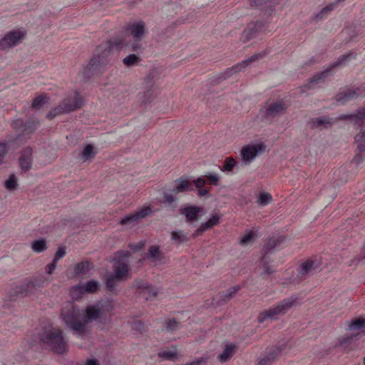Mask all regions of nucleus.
Returning <instances> with one entry per match:
<instances>
[{
	"label": "nucleus",
	"mask_w": 365,
	"mask_h": 365,
	"mask_svg": "<svg viewBox=\"0 0 365 365\" xmlns=\"http://www.w3.org/2000/svg\"><path fill=\"white\" fill-rule=\"evenodd\" d=\"M61 318L66 326L78 335L82 336L86 331V326L81 319V309L73 302H66L61 309Z\"/></svg>",
	"instance_id": "obj_1"
},
{
	"label": "nucleus",
	"mask_w": 365,
	"mask_h": 365,
	"mask_svg": "<svg viewBox=\"0 0 365 365\" xmlns=\"http://www.w3.org/2000/svg\"><path fill=\"white\" fill-rule=\"evenodd\" d=\"M38 339L46 348L50 349L56 354H62L68 350L67 342L60 329L51 328L43 330L38 334Z\"/></svg>",
	"instance_id": "obj_2"
},
{
	"label": "nucleus",
	"mask_w": 365,
	"mask_h": 365,
	"mask_svg": "<svg viewBox=\"0 0 365 365\" xmlns=\"http://www.w3.org/2000/svg\"><path fill=\"white\" fill-rule=\"evenodd\" d=\"M297 298L294 297L286 298L275 305L261 312L257 316L259 323L267 320H277L280 316L285 314L296 303Z\"/></svg>",
	"instance_id": "obj_3"
},
{
	"label": "nucleus",
	"mask_w": 365,
	"mask_h": 365,
	"mask_svg": "<svg viewBox=\"0 0 365 365\" xmlns=\"http://www.w3.org/2000/svg\"><path fill=\"white\" fill-rule=\"evenodd\" d=\"M356 53L354 52H349L346 54L342 55L340 56L336 61L333 63L329 67L326 68L325 70L317 73L312 78L309 80V82L304 86V87L307 89H311L312 86L314 83H318L322 81L325 78H327L331 71L339 66L341 65H345L347 61H349L350 59L354 58L356 57Z\"/></svg>",
	"instance_id": "obj_4"
},
{
	"label": "nucleus",
	"mask_w": 365,
	"mask_h": 365,
	"mask_svg": "<svg viewBox=\"0 0 365 365\" xmlns=\"http://www.w3.org/2000/svg\"><path fill=\"white\" fill-rule=\"evenodd\" d=\"M128 251H119L116 253V257L113 259V272L115 278L126 280L129 273L130 267L128 264V257H130Z\"/></svg>",
	"instance_id": "obj_5"
},
{
	"label": "nucleus",
	"mask_w": 365,
	"mask_h": 365,
	"mask_svg": "<svg viewBox=\"0 0 365 365\" xmlns=\"http://www.w3.org/2000/svg\"><path fill=\"white\" fill-rule=\"evenodd\" d=\"M122 46V41L120 40H108L97 47V58L105 66L109 63L111 60L113 54V48L115 46L116 49H120Z\"/></svg>",
	"instance_id": "obj_6"
},
{
	"label": "nucleus",
	"mask_w": 365,
	"mask_h": 365,
	"mask_svg": "<svg viewBox=\"0 0 365 365\" xmlns=\"http://www.w3.org/2000/svg\"><path fill=\"white\" fill-rule=\"evenodd\" d=\"M25 36L26 32L19 29L7 32L0 39V51H8L18 46Z\"/></svg>",
	"instance_id": "obj_7"
},
{
	"label": "nucleus",
	"mask_w": 365,
	"mask_h": 365,
	"mask_svg": "<svg viewBox=\"0 0 365 365\" xmlns=\"http://www.w3.org/2000/svg\"><path fill=\"white\" fill-rule=\"evenodd\" d=\"M267 54L266 51H262L258 53H255L252 55L251 57L247 59L243 60L242 62L237 63L236 65L227 68V70L223 72L220 78L222 80H225L230 77L232 75L237 73L242 70H244L247 66H248L252 62L257 61L262 58H264Z\"/></svg>",
	"instance_id": "obj_8"
},
{
	"label": "nucleus",
	"mask_w": 365,
	"mask_h": 365,
	"mask_svg": "<svg viewBox=\"0 0 365 365\" xmlns=\"http://www.w3.org/2000/svg\"><path fill=\"white\" fill-rule=\"evenodd\" d=\"M287 110V105L284 101H277L266 103L261 110V113L266 119H272L284 115Z\"/></svg>",
	"instance_id": "obj_9"
},
{
	"label": "nucleus",
	"mask_w": 365,
	"mask_h": 365,
	"mask_svg": "<svg viewBox=\"0 0 365 365\" xmlns=\"http://www.w3.org/2000/svg\"><path fill=\"white\" fill-rule=\"evenodd\" d=\"M38 125V121H29L24 123L21 119L14 120L12 123L13 128L19 131L17 140H28L32 133L37 129Z\"/></svg>",
	"instance_id": "obj_10"
},
{
	"label": "nucleus",
	"mask_w": 365,
	"mask_h": 365,
	"mask_svg": "<svg viewBox=\"0 0 365 365\" xmlns=\"http://www.w3.org/2000/svg\"><path fill=\"white\" fill-rule=\"evenodd\" d=\"M83 105V102L82 98L80 96L79 93L75 91L64 98L58 106L62 110L61 112L68 113L80 109Z\"/></svg>",
	"instance_id": "obj_11"
},
{
	"label": "nucleus",
	"mask_w": 365,
	"mask_h": 365,
	"mask_svg": "<svg viewBox=\"0 0 365 365\" xmlns=\"http://www.w3.org/2000/svg\"><path fill=\"white\" fill-rule=\"evenodd\" d=\"M286 345L282 344L281 346H272L267 347L263 356L258 360V365H272L277 361L281 356L282 351L284 349Z\"/></svg>",
	"instance_id": "obj_12"
},
{
	"label": "nucleus",
	"mask_w": 365,
	"mask_h": 365,
	"mask_svg": "<svg viewBox=\"0 0 365 365\" xmlns=\"http://www.w3.org/2000/svg\"><path fill=\"white\" fill-rule=\"evenodd\" d=\"M133 287L137 290L136 294L145 300H151L158 294V291L144 279H135L133 282Z\"/></svg>",
	"instance_id": "obj_13"
},
{
	"label": "nucleus",
	"mask_w": 365,
	"mask_h": 365,
	"mask_svg": "<svg viewBox=\"0 0 365 365\" xmlns=\"http://www.w3.org/2000/svg\"><path fill=\"white\" fill-rule=\"evenodd\" d=\"M266 146L264 143L252 144L244 146L241 150V156L243 161L250 163L259 153L265 150Z\"/></svg>",
	"instance_id": "obj_14"
},
{
	"label": "nucleus",
	"mask_w": 365,
	"mask_h": 365,
	"mask_svg": "<svg viewBox=\"0 0 365 365\" xmlns=\"http://www.w3.org/2000/svg\"><path fill=\"white\" fill-rule=\"evenodd\" d=\"M103 66L96 56L93 57L82 68L81 74L84 81H88L91 78L98 74Z\"/></svg>",
	"instance_id": "obj_15"
},
{
	"label": "nucleus",
	"mask_w": 365,
	"mask_h": 365,
	"mask_svg": "<svg viewBox=\"0 0 365 365\" xmlns=\"http://www.w3.org/2000/svg\"><path fill=\"white\" fill-rule=\"evenodd\" d=\"M365 96V91L357 88L356 89L346 88L339 92L336 96V101L344 105L350 101Z\"/></svg>",
	"instance_id": "obj_16"
},
{
	"label": "nucleus",
	"mask_w": 365,
	"mask_h": 365,
	"mask_svg": "<svg viewBox=\"0 0 365 365\" xmlns=\"http://www.w3.org/2000/svg\"><path fill=\"white\" fill-rule=\"evenodd\" d=\"M321 262L317 259H308L301 264L299 267L298 276L302 279H306L309 274L314 273L319 268Z\"/></svg>",
	"instance_id": "obj_17"
},
{
	"label": "nucleus",
	"mask_w": 365,
	"mask_h": 365,
	"mask_svg": "<svg viewBox=\"0 0 365 365\" xmlns=\"http://www.w3.org/2000/svg\"><path fill=\"white\" fill-rule=\"evenodd\" d=\"M151 212V207L149 206H145L138 209L134 213L125 216L120 220V224L123 225H131L132 223L136 222L138 220L150 215Z\"/></svg>",
	"instance_id": "obj_18"
},
{
	"label": "nucleus",
	"mask_w": 365,
	"mask_h": 365,
	"mask_svg": "<svg viewBox=\"0 0 365 365\" xmlns=\"http://www.w3.org/2000/svg\"><path fill=\"white\" fill-rule=\"evenodd\" d=\"M263 28V23L259 21L251 22L247 24V27L241 35V41L247 43L252 38H255Z\"/></svg>",
	"instance_id": "obj_19"
},
{
	"label": "nucleus",
	"mask_w": 365,
	"mask_h": 365,
	"mask_svg": "<svg viewBox=\"0 0 365 365\" xmlns=\"http://www.w3.org/2000/svg\"><path fill=\"white\" fill-rule=\"evenodd\" d=\"M202 211V208L195 205H188L179 210L180 215H184L187 222H192L199 219V213Z\"/></svg>",
	"instance_id": "obj_20"
},
{
	"label": "nucleus",
	"mask_w": 365,
	"mask_h": 365,
	"mask_svg": "<svg viewBox=\"0 0 365 365\" xmlns=\"http://www.w3.org/2000/svg\"><path fill=\"white\" fill-rule=\"evenodd\" d=\"M32 155L33 149L31 148L26 147L23 149L19 160L20 167L24 172H27L31 169L33 163Z\"/></svg>",
	"instance_id": "obj_21"
},
{
	"label": "nucleus",
	"mask_w": 365,
	"mask_h": 365,
	"mask_svg": "<svg viewBox=\"0 0 365 365\" xmlns=\"http://www.w3.org/2000/svg\"><path fill=\"white\" fill-rule=\"evenodd\" d=\"M337 120H349L360 125L365 120V108L358 110L351 114H341L336 118Z\"/></svg>",
	"instance_id": "obj_22"
},
{
	"label": "nucleus",
	"mask_w": 365,
	"mask_h": 365,
	"mask_svg": "<svg viewBox=\"0 0 365 365\" xmlns=\"http://www.w3.org/2000/svg\"><path fill=\"white\" fill-rule=\"evenodd\" d=\"M145 89L138 96V101L143 105L150 103L157 96L155 92L157 87L155 85H151L150 87H145Z\"/></svg>",
	"instance_id": "obj_23"
},
{
	"label": "nucleus",
	"mask_w": 365,
	"mask_h": 365,
	"mask_svg": "<svg viewBox=\"0 0 365 365\" xmlns=\"http://www.w3.org/2000/svg\"><path fill=\"white\" fill-rule=\"evenodd\" d=\"M175 186L170 190L172 193L178 194L189 190H193L192 182L185 178H180L174 181Z\"/></svg>",
	"instance_id": "obj_24"
},
{
	"label": "nucleus",
	"mask_w": 365,
	"mask_h": 365,
	"mask_svg": "<svg viewBox=\"0 0 365 365\" xmlns=\"http://www.w3.org/2000/svg\"><path fill=\"white\" fill-rule=\"evenodd\" d=\"M101 310L98 309L97 304L88 306L86 309V313L83 317L85 324L102 319Z\"/></svg>",
	"instance_id": "obj_25"
},
{
	"label": "nucleus",
	"mask_w": 365,
	"mask_h": 365,
	"mask_svg": "<svg viewBox=\"0 0 365 365\" xmlns=\"http://www.w3.org/2000/svg\"><path fill=\"white\" fill-rule=\"evenodd\" d=\"M128 30L136 41H140L145 34V23L143 21L135 22L129 26Z\"/></svg>",
	"instance_id": "obj_26"
},
{
	"label": "nucleus",
	"mask_w": 365,
	"mask_h": 365,
	"mask_svg": "<svg viewBox=\"0 0 365 365\" xmlns=\"http://www.w3.org/2000/svg\"><path fill=\"white\" fill-rule=\"evenodd\" d=\"M99 284L97 281L89 280L83 285H76L73 287L72 292H78L82 294L84 292L93 293L98 289Z\"/></svg>",
	"instance_id": "obj_27"
},
{
	"label": "nucleus",
	"mask_w": 365,
	"mask_h": 365,
	"mask_svg": "<svg viewBox=\"0 0 365 365\" xmlns=\"http://www.w3.org/2000/svg\"><path fill=\"white\" fill-rule=\"evenodd\" d=\"M312 128L316 129L319 128H327L333 124V122L328 116H322L312 118L309 122Z\"/></svg>",
	"instance_id": "obj_28"
},
{
	"label": "nucleus",
	"mask_w": 365,
	"mask_h": 365,
	"mask_svg": "<svg viewBox=\"0 0 365 365\" xmlns=\"http://www.w3.org/2000/svg\"><path fill=\"white\" fill-rule=\"evenodd\" d=\"M105 280L107 290L112 294H118L119 289L117 288V282L123 280L119 278H115V275L111 273L106 275Z\"/></svg>",
	"instance_id": "obj_29"
},
{
	"label": "nucleus",
	"mask_w": 365,
	"mask_h": 365,
	"mask_svg": "<svg viewBox=\"0 0 365 365\" xmlns=\"http://www.w3.org/2000/svg\"><path fill=\"white\" fill-rule=\"evenodd\" d=\"M235 349V345L232 344H227L225 349H223L222 352L217 356L218 360L221 363H225L227 361L233 356Z\"/></svg>",
	"instance_id": "obj_30"
},
{
	"label": "nucleus",
	"mask_w": 365,
	"mask_h": 365,
	"mask_svg": "<svg viewBox=\"0 0 365 365\" xmlns=\"http://www.w3.org/2000/svg\"><path fill=\"white\" fill-rule=\"evenodd\" d=\"M284 240V238L282 236L269 237L268 242L264 248V255H267L269 252H272V250H273L274 248L279 246Z\"/></svg>",
	"instance_id": "obj_31"
},
{
	"label": "nucleus",
	"mask_w": 365,
	"mask_h": 365,
	"mask_svg": "<svg viewBox=\"0 0 365 365\" xmlns=\"http://www.w3.org/2000/svg\"><path fill=\"white\" fill-rule=\"evenodd\" d=\"M93 267L92 263L88 260L77 263L75 267L76 275H84Z\"/></svg>",
	"instance_id": "obj_32"
},
{
	"label": "nucleus",
	"mask_w": 365,
	"mask_h": 365,
	"mask_svg": "<svg viewBox=\"0 0 365 365\" xmlns=\"http://www.w3.org/2000/svg\"><path fill=\"white\" fill-rule=\"evenodd\" d=\"M182 327V324L175 319H170L164 322L163 329L168 332H173L179 330Z\"/></svg>",
	"instance_id": "obj_33"
},
{
	"label": "nucleus",
	"mask_w": 365,
	"mask_h": 365,
	"mask_svg": "<svg viewBox=\"0 0 365 365\" xmlns=\"http://www.w3.org/2000/svg\"><path fill=\"white\" fill-rule=\"evenodd\" d=\"M97 306L101 310L103 318H104L107 314L112 312L114 308L113 303L110 300L99 302L97 304Z\"/></svg>",
	"instance_id": "obj_34"
},
{
	"label": "nucleus",
	"mask_w": 365,
	"mask_h": 365,
	"mask_svg": "<svg viewBox=\"0 0 365 365\" xmlns=\"http://www.w3.org/2000/svg\"><path fill=\"white\" fill-rule=\"evenodd\" d=\"M241 289L240 285H236L227 289L221 296L220 301L222 303L227 302L234 295Z\"/></svg>",
	"instance_id": "obj_35"
},
{
	"label": "nucleus",
	"mask_w": 365,
	"mask_h": 365,
	"mask_svg": "<svg viewBox=\"0 0 365 365\" xmlns=\"http://www.w3.org/2000/svg\"><path fill=\"white\" fill-rule=\"evenodd\" d=\"M31 247L32 250L37 253L43 252L48 248L46 241L43 238L32 242Z\"/></svg>",
	"instance_id": "obj_36"
},
{
	"label": "nucleus",
	"mask_w": 365,
	"mask_h": 365,
	"mask_svg": "<svg viewBox=\"0 0 365 365\" xmlns=\"http://www.w3.org/2000/svg\"><path fill=\"white\" fill-rule=\"evenodd\" d=\"M28 295L24 282L21 284L16 285L14 287H13L12 292L11 293V297L12 299H14V297H24Z\"/></svg>",
	"instance_id": "obj_37"
},
{
	"label": "nucleus",
	"mask_w": 365,
	"mask_h": 365,
	"mask_svg": "<svg viewBox=\"0 0 365 365\" xmlns=\"http://www.w3.org/2000/svg\"><path fill=\"white\" fill-rule=\"evenodd\" d=\"M96 153L97 152L95 150L94 147L91 144H88L81 153V159L83 161H86L89 158H93Z\"/></svg>",
	"instance_id": "obj_38"
},
{
	"label": "nucleus",
	"mask_w": 365,
	"mask_h": 365,
	"mask_svg": "<svg viewBox=\"0 0 365 365\" xmlns=\"http://www.w3.org/2000/svg\"><path fill=\"white\" fill-rule=\"evenodd\" d=\"M276 0H252L251 5L256 6L260 9H265L272 7L275 4Z\"/></svg>",
	"instance_id": "obj_39"
},
{
	"label": "nucleus",
	"mask_w": 365,
	"mask_h": 365,
	"mask_svg": "<svg viewBox=\"0 0 365 365\" xmlns=\"http://www.w3.org/2000/svg\"><path fill=\"white\" fill-rule=\"evenodd\" d=\"M236 165V160L232 157H228L225 158L224 165L222 168H220V170L226 173H232Z\"/></svg>",
	"instance_id": "obj_40"
},
{
	"label": "nucleus",
	"mask_w": 365,
	"mask_h": 365,
	"mask_svg": "<svg viewBox=\"0 0 365 365\" xmlns=\"http://www.w3.org/2000/svg\"><path fill=\"white\" fill-rule=\"evenodd\" d=\"M364 262H365V243L364 244L361 252L356 257H354L351 260H350L347 263V265L349 267H351L352 265L357 266L359 263Z\"/></svg>",
	"instance_id": "obj_41"
},
{
	"label": "nucleus",
	"mask_w": 365,
	"mask_h": 365,
	"mask_svg": "<svg viewBox=\"0 0 365 365\" xmlns=\"http://www.w3.org/2000/svg\"><path fill=\"white\" fill-rule=\"evenodd\" d=\"M49 100V98L46 94H42L35 98L32 102L31 107L35 109L41 108Z\"/></svg>",
	"instance_id": "obj_42"
},
{
	"label": "nucleus",
	"mask_w": 365,
	"mask_h": 365,
	"mask_svg": "<svg viewBox=\"0 0 365 365\" xmlns=\"http://www.w3.org/2000/svg\"><path fill=\"white\" fill-rule=\"evenodd\" d=\"M365 329V319L361 318L351 321L349 325V330H362Z\"/></svg>",
	"instance_id": "obj_43"
},
{
	"label": "nucleus",
	"mask_w": 365,
	"mask_h": 365,
	"mask_svg": "<svg viewBox=\"0 0 365 365\" xmlns=\"http://www.w3.org/2000/svg\"><path fill=\"white\" fill-rule=\"evenodd\" d=\"M178 355L176 350L173 351H160L158 353V356L168 361H174Z\"/></svg>",
	"instance_id": "obj_44"
},
{
	"label": "nucleus",
	"mask_w": 365,
	"mask_h": 365,
	"mask_svg": "<svg viewBox=\"0 0 365 365\" xmlns=\"http://www.w3.org/2000/svg\"><path fill=\"white\" fill-rule=\"evenodd\" d=\"M160 251L158 246L153 245L148 249V258H152L154 262L160 259Z\"/></svg>",
	"instance_id": "obj_45"
},
{
	"label": "nucleus",
	"mask_w": 365,
	"mask_h": 365,
	"mask_svg": "<svg viewBox=\"0 0 365 365\" xmlns=\"http://www.w3.org/2000/svg\"><path fill=\"white\" fill-rule=\"evenodd\" d=\"M171 239L176 242L177 243L180 244V243H182L183 242H187L188 241V239L187 237H186V235L183 233L182 231L180 230V231H173L172 233H171Z\"/></svg>",
	"instance_id": "obj_46"
},
{
	"label": "nucleus",
	"mask_w": 365,
	"mask_h": 365,
	"mask_svg": "<svg viewBox=\"0 0 365 365\" xmlns=\"http://www.w3.org/2000/svg\"><path fill=\"white\" fill-rule=\"evenodd\" d=\"M123 62L126 66H133L140 62V58L135 54H129L123 58Z\"/></svg>",
	"instance_id": "obj_47"
},
{
	"label": "nucleus",
	"mask_w": 365,
	"mask_h": 365,
	"mask_svg": "<svg viewBox=\"0 0 365 365\" xmlns=\"http://www.w3.org/2000/svg\"><path fill=\"white\" fill-rule=\"evenodd\" d=\"M272 200V195L269 192L260 193L258 199L257 204L262 207L268 205Z\"/></svg>",
	"instance_id": "obj_48"
},
{
	"label": "nucleus",
	"mask_w": 365,
	"mask_h": 365,
	"mask_svg": "<svg viewBox=\"0 0 365 365\" xmlns=\"http://www.w3.org/2000/svg\"><path fill=\"white\" fill-rule=\"evenodd\" d=\"M266 255H264L261 259L263 267V272L261 274L262 276L264 274H271L274 272V269L269 264Z\"/></svg>",
	"instance_id": "obj_49"
},
{
	"label": "nucleus",
	"mask_w": 365,
	"mask_h": 365,
	"mask_svg": "<svg viewBox=\"0 0 365 365\" xmlns=\"http://www.w3.org/2000/svg\"><path fill=\"white\" fill-rule=\"evenodd\" d=\"M5 187L9 190H13L17 188V178L14 174L10 175L9 179L5 181Z\"/></svg>",
	"instance_id": "obj_50"
},
{
	"label": "nucleus",
	"mask_w": 365,
	"mask_h": 365,
	"mask_svg": "<svg viewBox=\"0 0 365 365\" xmlns=\"http://www.w3.org/2000/svg\"><path fill=\"white\" fill-rule=\"evenodd\" d=\"M32 281L34 282V284L39 289L42 287L47 285L50 282L51 280L47 279L43 275H40V276L33 279Z\"/></svg>",
	"instance_id": "obj_51"
},
{
	"label": "nucleus",
	"mask_w": 365,
	"mask_h": 365,
	"mask_svg": "<svg viewBox=\"0 0 365 365\" xmlns=\"http://www.w3.org/2000/svg\"><path fill=\"white\" fill-rule=\"evenodd\" d=\"M254 240V232L252 231H250L247 234H245L240 241V245L247 246L249 244L253 242Z\"/></svg>",
	"instance_id": "obj_52"
},
{
	"label": "nucleus",
	"mask_w": 365,
	"mask_h": 365,
	"mask_svg": "<svg viewBox=\"0 0 365 365\" xmlns=\"http://www.w3.org/2000/svg\"><path fill=\"white\" fill-rule=\"evenodd\" d=\"M9 150V145L4 142H0V165L4 163L6 155Z\"/></svg>",
	"instance_id": "obj_53"
},
{
	"label": "nucleus",
	"mask_w": 365,
	"mask_h": 365,
	"mask_svg": "<svg viewBox=\"0 0 365 365\" xmlns=\"http://www.w3.org/2000/svg\"><path fill=\"white\" fill-rule=\"evenodd\" d=\"M210 225L205 222L200 225V226L195 231V232L192 235L193 237H197L198 236H200L202 235V233L210 229Z\"/></svg>",
	"instance_id": "obj_54"
},
{
	"label": "nucleus",
	"mask_w": 365,
	"mask_h": 365,
	"mask_svg": "<svg viewBox=\"0 0 365 365\" xmlns=\"http://www.w3.org/2000/svg\"><path fill=\"white\" fill-rule=\"evenodd\" d=\"M25 286L27 291V295H30L31 294L35 293V292L38 289L34 283V282L31 280L29 281H25Z\"/></svg>",
	"instance_id": "obj_55"
},
{
	"label": "nucleus",
	"mask_w": 365,
	"mask_h": 365,
	"mask_svg": "<svg viewBox=\"0 0 365 365\" xmlns=\"http://www.w3.org/2000/svg\"><path fill=\"white\" fill-rule=\"evenodd\" d=\"M205 178H206L209 180V182L211 185H217L218 181H219V179H220V176H219L218 174H217V173H208V174L205 175Z\"/></svg>",
	"instance_id": "obj_56"
},
{
	"label": "nucleus",
	"mask_w": 365,
	"mask_h": 365,
	"mask_svg": "<svg viewBox=\"0 0 365 365\" xmlns=\"http://www.w3.org/2000/svg\"><path fill=\"white\" fill-rule=\"evenodd\" d=\"M207 360L208 357L202 356L200 358L196 359L192 361L187 362L183 365H207Z\"/></svg>",
	"instance_id": "obj_57"
},
{
	"label": "nucleus",
	"mask_w": 365,
	"mask_h": 365,
	"mask_svg": "<svg viewBox=\"0 0 365 365\" xmlns=\"http://www.w3.org/2000/svg\"><path fill=\"white\" fill-rule=\"evenodd\" d=\"M66 248L64 247H59L53 257L54 262H58L61 258L66 255Z\"/></svg>",
	"instance_id": "obj_58"
},
{
	"label": "nucleus",
	"mask_w": 365,
	"mask_h": 365,
	"mask_svg": "<svg viewBox=\"0 0 365 365\" xmlns=\"http://www.w3.org/2000/svg\"><path fill=\"white\" fill-rule=\"evenodd\" d=\"M61 110H62L61 108L58 106L54 108L53 109H52L51 110H50L47 113L46 118H48V119H53L56 115H60V114H63V112H61Z\"/></svg>",
	"instance_id": "obj_59"
},
{
	"label": "nucleus",
	"mask_w": 365,
	"mask_h": 365,
	"mask_svg": "<svg viewBox=\"0 0 365 365\" xmlns=\"http://www.w3.org/2000/svg\"><path fill=\"white\" fill-rule=\"evenodd\" d=\"M132 329L137 332H142L144 329V324L141 321H135L132 324Z\"/></svg>",
	"instance_id": "obj_60"
},
{
	"label": "nucleus",
	"mask_w": 365,
	"mask_h": 365,
	"mask_svg": "<svg viewBox=\"0 0 365 365\" xmlns=\"http://www.w3.org/2000/svg\"><path fill=\"white\" fill-rule=\"evenodd\" d=\"M153 80L154 73L153 72H149L144 78V83L145 84V87H150L151 85H155L153 83Z\"/></svg>",
	"instance_id": "obj_61"
},
{
	"label": "nucleus",
	"mask_w": 365,
	"mask_h": 365,
	"mask_svg": "<svg viewBox=\"0 0 365 365\" xmlns=\"http://www.w3.org/2000/svg\"><path fill=\"white\" fill-rule=\"evenodd\" d=\"M220 218V216L213 214L206 222L210 225V227L212 228L219 223Z\"/></svg>",
	"instance_id": "obj_62"
},
{
	"label": "nucleus",
	"mask_w": 365,
	"mask_h": 365,
	"mask_svg": "<svg viewBox=\"0 0 365 365\" xmlns=\"http://www.w3.org/2000/svg\"><path fill=\"white\" fill-rule=\"evenodd\" d=\"M192 182L195 183V187L198 189L203 188L206 184L204 178L200 177L197 178L195 180H193Z\"/></svg>",
	"instance_id": "obj_63"
},
{
	"label": "nucleus",
	"mask_w": 365,
	"mask_h": 365,
	"mask_svg": "<svg viewBox=\"0 0 365 365\" xmlns=\"http://www.w3.org/2000/svg\"><path fill=\"white\" fill-rule=\"evenodd\" d=\"M56 264L57 262H54V260L53 259L51 264L46 266V272L48 274H53L56 267Z\"/></svg>",
	"instance_id": "obj_64"
}]
</instances>
